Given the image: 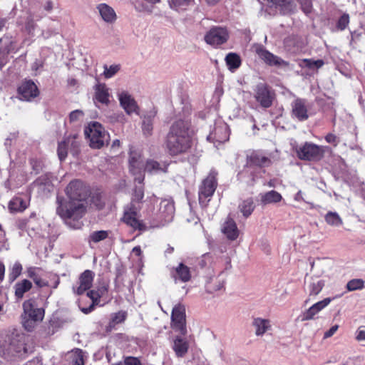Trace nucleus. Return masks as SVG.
Segmentation results:
<instances>
[{
	"mask_svg": "<svg viewBox=\"0 0 365 365\" xmlns=\"http://www.w3.org/2000/svg\"><path fill=\"white\" fill-rule=\"evenodd\" d=\"M67 198H57V214L64 220H78L86 210L89 188L79 180L71 181L66 187Z\"/></svg>",
	"mask_w": 365,
	"mask_h": 365,
	"instance_id": "1",
	"label": "nucleus"
},
{
	"mask_svg": "<svg viewBox=\"0 0 365 365\" xmlns=\"http://www.w3.org/2000/svg\"><path fill=\"white\" fill-rule=\"evenodd\" d=\"M192 144L190 122L187 120H175L167 135L165 145L168 153L171 155L185 153Z\"/></svg>",
	"mask_w": 365,
	"mask_h": 365,
	"instance_id": "2",
	"label": "nucleus"
},
{
	"mask_svg": "<svg viewBox=\"0 0 365 365\" xmlns=\"http://www.w3.org/2000/svg\"><path fill=\"white\" fill-rule=\"evenodd\" d=\"M129 165L130 171L135 175V180L139 183H142L144 180L143 171L151 175L165 173L169 166V163L166 161L158 162L153 159H148L144 163L141 153L135 150L130 152Z\"/></svg>",
	"mask_w": 365,
	"mask_h": 365,
	"instance_id": "3",
	"label": "nucleus"
},
{
	"mask_svg": "<svg viewBox=\"0 0 365 365\" xmlns=\"http://www.w3.org/2000/svg\"><path fill=\"white\" fill-rule=\"evenodd\" d=\"M23 326L26 330L31 331L34 328L36 322L43 320L44 317V309L37 308L36 302L33 299L26 300L23 303Z\"/></svg>",
	"mask_w": 365,
	"mask_h": 365,
	"instance_id": "4",
	"label": "nucleus"
},
{
	"mask_svg": "<svg viewBox=\"0 0 365 365\" xmlns=\"http://www.w3.org/2000/svg\"><path fill=\"white\" fill-rule=\"evenodd\" d=\"M85 135L89 139V145L92 148L100 149L107 143L108 135L98 122L88 125L84 130Z\"/></svg>",
	"mask_w": 365,
	"mask_h": 365,
	"instance_id": "5",
	"label": "nucleus"
},
{
	"mask_svg": "<svg viewBox=\"0 0 365 365\" xmlns=\"http://www.w3.org/2000/svg\"><path fill=\"white\" fill-rule=\"evenodd\" d=\"M325 148L312 143L306 142L300 146L297 154L299 159L309 161H319L324 158Z\"/></svg>",
	"mask_w": 365,
	"mask_h": 365,
	"instance_id": "6",
	"label": "nucleus"
},
{
	"mask_svg": "<svg viewBox=\"0 0 365 365\" xmlns=\"http://www.w3.org/2000/svg\"><path fill=\"white\" fill-rule=\"evenodd\" d=\"M139 206L129 205L124 210L123 221L135 230L145 231L148 227L140 220L138 210Z\"/></svg>",
	"mask_w": 365,
	"mask_h": 365,
	"instance_id": "7",
	"label": "nucleus"
},
{
	"mask_svg": "<svg viewBox=\"0 0 365 365\" xmlns=\"http://www.w3.org/2000/svg\"><path fill=\"white\" fill-rule=\"evenodd\" d=\"M216 173L210 172L208 176L202 181L199 190V201L200 204L206 205L210 198L214 193L216 187Z\"/></svg>",
	"mask_w": 365,
	"mask_h": 365,
	"instance_id": "8",
	"label": "nucleus"
},
{
	"mask_svg": "<svg viewBox=\"0 0 365 365\" xmlns=\"http://www.w3.org/2000/svg\"><path fill=\"white\" fill-rule=\"evenodd\" d=\"M43 17V14L42 12L37 11L34 6H30L28 10V16L25 19L24 22L20 23L22 25L21 31L29 36H34V31L37 27L34 18H36V21H38Z\"/></svg>",
	"mask_w": 365,
	"mask_h": 365,
	"instance_id": "9",
	"label": "nucleus"
},
{
	"mask_svg": "<svg viewBox=\"0 0 365 365\" xmlns=\"http://www.w3.org/2000/svg\"><path fill=\"white\" fill-rule=\"evenodd\" d=\"M172 328L185 335L187 333L185 326V308L182 304L174 307L172 311Z\"/></svg>",
	"mask_w": 365,
	"mask_h": 365,
	"instance_id": "10",
	"label": "nucleus"
},
{
	"mask_svg": "<svg viewBox=\"0 0 365 365\" xmlns=\"http://www.w3.org/2000/svg\"><path fill=\"white\" fill-rule=\"evenodd\" d=\"M229 38V34L226 29L222 27H213L205 36L207 43L217 46L225 43Z\"/></svg>",
	"mask_w": 365,
	"mask_h": 365,
	"instance_id": "11",
	"label": "nucleus"
},
{
	"mask_svg": "<svg viewBox=\"0 0 365 365\" xmlns=\"http://www.w3.org/2000/svg\"><path fill=\"white\" fill-rule=\"evenodd\" d=\"M274 98V93L264 83H259L255 90V98L264 108H269L272 105Z\"/></svg>",
	"mask_w": 365,
	"mask_h": 365,
	"instance_id": "12",
	"label": "nucleus"
},
{
	"mask_svg": "<svg viewBox=\"0 0 365 365\" xmlns=\"http://www.w3.org/2000/svg\"><path fill=\"white\" fill-rule=\"evenodd\" d=\"M120 106L128 115L138 113V106L134 98L125 91H119L117 93Z\"/></svg>",
	"mask_w": 365,
	"mask_h": 365,
	"instance_id": "13",
	"label": "nucleus"
},
{
	"mask_svg": "<svg viewBox=\"0 0 365 365\" xmlns=\"http://www.w3.org/2000/svg\"><path fill=\"white\" fill-rule=\"evenodd\" d=\"M93 101L96 105L101 103L108 106L110 102L111 94L110 89L105 83H98L93 88Z\"/></svg>",
	"mask_w": 365,
	"mask_h": 365,
	"instance_id": "14",
	"label": "nucleus"
},
{
	"mask_svg": "<svg viewBox=\"0 0 365 365\" xmlns=\"http://www.w3.org/2000/svg\"><path fill=\"white\" fill-rule=\"evenodd\" d=\"M230 131L226 123H220L217 124L212 131L207 136V140L220 143H225L229 140Z\"/></svg>",
	"mask_w": 365,
	"mask_h": 365,
	"instance_id": "15",
	"label": "nucleus"
},
{
	"mask_svg": "<svg viewBox=\"0 0 365 365\" xmlns=\"http://www.w3.org/2000/svg\"><path fill=\"white\" fill-rule=\"evenodd\" d=\"M331 302V298H325L323 300L314 304L308 309L302 313L301 320L304 322L314 319L316 315L327 307Z\"/></svg>",
	"mask_w": 365,
	"mask_h": 365,
	"instance_id": "16",
	"label": "nucleus"
},
{
	"mask_svg": "<svg viewBox=\"0 0 365 365\" xmlns=\"http://www.w3.org/2000/svg\"><path fill=\"white\" fill-rule=\"evenodd\" d=\"M93 277L94 273L92 271H84L79 277L78 285L73 287L74 293L81 295L89 289L92 286Z\"/></svg>",
	"mask_w": 365,
	"mask_h": 365,
	"instance_id": "17",
	"label": "nucleus"
},
{
	"mask_svg": "<svg viewBox=\"0 0 365 365\" xmlns=\"http://www.w3.org/2000/svg\"><path fill=\"white\" fill-rule=\"evenodd\" d=\"M247 164L259 167H267L271 165L270 157L259 150H253L247 155Z\"/></svg>",
	"mask_w": 365,
	"mask_h": 365,
	"instance_id": "18",
	"label": "nucleus"
},
{
	"mask_svg": "<svg viewBox=\"0 0 365 365\" xmlns=\"http://www.w3.org/2000/svg\"><path fill=\"white\" fill-rule=\"evenodd\" d=\"M292 114L300 121L308 119V108L306 101L302 98H297L292 103Z\"/></svg>",
	"mask_w": 365,
	"mask_h": 365,
	"instance_id": "19",
	"label": "nucleus"
},
{
	"mask_svg": "<svg viewBox=\"0 0 365 365\" xmlns=\"http://www.w3.org/2000/svg\"><path fill=\"white\" fill-rule=\"evenodd\" d=\"M19 98L24 101H31L38 96V88L32 81L23 83L18 89Z\"/></svg>",
	"mask_w": 365,
	"mask_h": 365,
	"instance_id": "20",
	"label": "nucleus"
},
{
	"mask_svg": "<svg viewBox=\"0 0 365 365\" xmlns=\"http://www.w3.org/2000/svg\"><path fill=\"white\" fill-rule=\"evenodd\" d=\"M175 206L173 202L168 200H163L160 204L159 218L163 222H170L174 216Z\"/></svg>",
	"mask_w": 365,
	"mask_h": 365,
	"instance_id": "21",
	"label": "nucleus"
},
{
	"mask_svg": "<svg viewBox=\"0 0 365 365\" xmlns=\"http://www.w3.org/2000/svg\"><path fill=\"white\" fill-rule=\"evenodd\" d=\"M102 20L109 24H113L117 20V14L113 7L106 3L99 4L96 6Z\"/></svg>",
	"mask_w": 365,
	"mask_h": 365,
	"instance_id": "22",
	"label": "nucleus"
},
{
	"mask_svg": "<svg viewBox=\"0 0 365 365\" xmlns=\"http://www.w3.org/2000/svg\"><path fill=\"white\" fill-rule=\"evenodd\" d=\"M225 277H223V272L221 271L217 276L210 277L205 284V288L207 292L215 293L221 291L225 287Z\"/></svg>",
	"mask_w": 365,
	"mask_h": 365,
	"instance_id": "23",
	"label": "nucleus"
},
{
	"mask_svg": "<svg viewBox=\"0 0 365 365\" xmlns=\"http://www.w3.org/2000/svg\"><path fill=\"white\" fill-rule=\"evenodd\" d=\"M259 58L269 66H286L288 63L269 51L260 48L257 51Z\"/></svg>",
	"mask_w": 365,
	"mask_h": 365,
	"instance_id": "24",
	"label": "nucleus"
},
{
	"mask_svg": "<svg viewBox=\"0 0 365 365\" xmlns=\"http://www.w3.org/2000/svg\"><path fill=\"white\" fill-rule=\"evenodd\" d=\"M222 232L230 240H235L239 235L240 230L237 228V224L232 218L227 217L222 226Z\"/></svg>",
	"mask_w": 365,
	"mask_h": 365,
	"instance_id": "25",
	"label": "nucleus"
},
{
	"mask_svg": "<svg viewBox=\"0 0 365 365\" xmlns=\"http://www.w3.org/2000/svg\"><path fill=\"white\" fill-rule=\"evenodd\" d=\"M255 334L257 336H262L268 331L272 329L271 321L268 319L256 317L252 321Z\"/></svg>",
	"mask_w": 365,
	"mask_h": 365,
	"instance_id": "26",
	"label": "nucleus"
},
{
	"mask_svg": "<svg viewBox=\"0 0 365 365\" xmlns=\"http://www.w3.org/2000/svg\"><path fill=\"white\" fill-rule=\"evenodd\" d=\"M173 277L175 281H180L182 282H187L191 279L190 269L183 263H180L172 273Z\"/></svg>",
	"mask_w": 365,
	"mask_h": 365,
	"instance_id": "27",
	"label": "nucleus"
},
{
	"mask_svg": "<svg viewBox=\"0 0 365 365\" xmlns=\"http://www.w3.org/2000/svg\"><path fill=\"white\" fill-rule=\"evenodd\" d=\"M189 343L185 338L177 336L173 344V349L178 357H183L187 352Z\"/></svg>",
	"mask_w": 365,
	"mask_h": 365,
	"instance_id": "28",
	"label": "nucleus"
},
{
	"mask_svg": "<svg viewBox=\"0 0 365 365\" xmlns=\"http://www.w3.org/2000/svg\"><path fill=\"white\" fill-rule=\"evenodd\" d=\"M259 196L260 202L264 205L277 203L282 200V195L275 190H270L264 193H261Z\"/></svg>",
	"mask_w": 365,
	"mask_h": 365,
	"instance_id": "29",
	"label": "nucleus"
},
{
	"mask_svg": "<svg viewBox=\"0 0 365 365\" xmlns=\"http://www.w3.org/2000/svg\"><path fill=\"white\" fill-rule=\"evenodd\" d=\"M9 210L11 213L21 212L26 209L28 202L21 197H14L9 203Z\"/></svg>",
	"mask_w": 365,
	"mask_h": 365,
	"instance_id": "30",
	"label": "nucleus"
},
{
	"mask_svg": "<svg viewBox=\"0 0 365 365\" xmlns=\"http://www.w3.org/2000/svg\"><path fill=\"white\" fill-rule=\"evenodd\" d=\"M32 287V283L28 279H23L17 282L15 286V296L17 299H22L24 294Z\"/></svg>",
	"mask_w": 365,
	"mask_h": 365,
	"instance_id": "31",
	"label": "nucleus"
},
{
	"mask_svg": "<svg viewBox=\"0 0 365 365\" xmlns=\"http://www.w3.org/2000/svg\"><path fill=\"white\" fill-rule=\"evenodd\" d=\"M226 64L231 71H235L241 65V58L239 55L235 53H230L225 57Z\"/></svg>",
	"mask_w": 365,
	"mask_h": 365,
	"instance_id": "32",
	"label": "nucleus"
},
{
	"mask_svg": "<svg viewBox=\"0 0 365 365\" xmlns=\"http://www.w3.org/2000/svg\"><path fill=\"white\" fill-rule=\"evenodd\" d=\"M284 47L288 51L297 52L301 48L299 39L295 36H289L284 39Z\"/></svg>",
	"mask_w": 365,
	"mask_h": 365,
	"instance_id": "33",
	"label": "nucleus"
},
{
	"mask_svg": "<svg viewBox=\"0 0 365 365\" xmlns=\"http://www.w3.org/2000/svg\"><path fill=\"white\" fill-rule=\"evenodd\" d=\"M87 296L92 300V304L87 308L81 309V311L84 314H88L93 310L95 304L98 303L99 299L101 297V294H100L98 291L91 290L87 293Z\"/></svg>",
	"mask_w": 365,
	"mask_h": 365,
	"instance_id": "34",
	"label": "nucleus"
},
{
	"mask_svg": "<svg viewBox=\"0 0 365 365\" xmlns=\"http://www.w3.org/2000/svg\"><path fill=\"white\" fill-rule=\"evenodd\" d=\"M324 219L326 222L331 226L339 227L343 224L342 219L336 212H328Z\"/></svg>",
	"mask_w": 365,
	"mask_h": 365,
	"instance_id": "35",
	"label": "nucleus"
},
{
	"mask_svg": "<svg viewBox=\"0 0 365 365\" xmlns=\"http://www.w3.org/2000/svg\"><path fill=\"white\" fill-rule=\"evenodd\" d=\"M193 0H169L168 4L172 9L175 11L185 10Z\"/></svg>",
	"mask_w": 365,
	"mask_h": 365,
	"instance_id": "36",
	"label": "nucleus"
},
{
	"mask_svg": "<svg viewBox=\"0 0 365 365\" xmlns=\"http://www.w3.org/2000/svg\"><path fill=\"white\" fill-rule=\"evenodd\" d=\"M240 211L242 212L245 217L250 216L254 210L253 200L252 199H247L242 202L240 206Z\"/></svg>",
	"mask_w": 365,
	"mask_h": 365,
	"instance_id": "37",
	"label": "nucleus"
},
{
	"mask_svg": "<svg viewBox=\"0 0 365 365\" xmlns=\"http://www.w3.org/2000/svg\"><path fill=\"white\" fill-rule=\"evenodd\" d=\"M108 236V232L106 230H100V231H95L93 232L88 238V242L91 243L94 242L97 243L105 239H106Z\"/></svg>",
	"mask_w": 365,
	"mask_h": 365,
	"instance_id": "38",
	"label": "nucleus"
},
{
	"mask_svg": "<svg viewBox=\"0 0 365 365\" xmlns=\"http://www.w3.org/2000/svg\"><path fill=\"white\" fill-rule=\"evenodd\" d=\"M66 142L68 145V148L73 154H76L78 152V148L80 146L79 141L78 140V135H73L72 136H69L65 139Z\"/></svg>",
	"mask_w": 365,
	"mask_h": 365,
	"instance_id": "39",
	"label": "nucleus"
},
{
	"mask_svg": "<svg viewBox=\"0 0 365 365\" xmlns=\"http://www.w3.org/2000/svg\"><path fill=\"white\" fill-rule=\"evenodd\" d=\"M324 283L322 280H316L312 282L309 285V294L310 296L317 295L323 289Z\"/></svg>",
	"mask_w": 365,
	"mask_h": 365,
	"instance_id": "40",
	"label": "nucleus"
},
{
	"mask_svg": "<svg viewBox=\"0 0 365 365\" xmlns=\"http://www.w3.org/2000/svg\"><path fill=\"white\" fill-rule=\"evenodd\" d=\"M22 265L20 262H16L9 269V279L11 282H14L22 272Z\"/></svg>",
	"mask_w": 365,
	"mask_h": 365,
	"instance_id": "41",
	"label": "nucleus"
},
{
	"mask_svg": "<svg viewBox=\"0 0 365 365\" xmlns=\"http://www.w3.org/2000/svg\"><path fill=\"white\" fill-rule=\"evenodd\" d=\"M30 6H33L36 8V10L38 12H42L43 16L45 15L44 11H51L53 9V3L51 1H44L42 2H38V4H31Z\"/></svg>",
	"mask_w": 365,
	"mask_h": 365,
	"instance_id": "42",
	"label": "nucleus"
},
{
	"mask_svg": "<svg viewBox=\"0 0 365 365\" xmlns=\"http://www.w3.org/2000/svg\"><path fill=\"white\" fill-rule=\"evenodd\" d=\"M103 68V76L108 79L114 76L120 71V66L118 64H113L110 66L105 65Z\"/></svg>",
	"mask_w": 365,
	"mask_h": 365,
	"instance_id": "43",
	"label": "nucleus"
},
{
	"mask_svg": "<svg viewBox=\"0 0 365 365\" xmlns=\"http://www.w3.org/2000/svg\"><path fill=\"white\" fill-rule=\"evenodd\" d=\"M71 357L72 365H84L83 354L81 350L73 351Z\"/></svg>",
	"mask_w": 365,
	"mask_h": 365,
	"instance_id": "44",
	"label": "nucleus"
},
{
	"mask_svg": "<svg viewBox=\"0 0 365 365\" xmlns=\"http://www.w3.org/2000/svg\"><path fill=\"white\" fill-rule=\"evenodd\" d=\"M364 286V282L361 279H354L350 280L347 284L346 288L349 291H354L361 289Z\"/></svg>",
	"mask_w": 365,
	"mask_h": 365,
	"instance_id": "45",
	"label": "nucleus"
},
{
	"mask_svg": "<svg viewBox=\"0 0 365 365\" xmlns=\"http://www.w3.org/2000/svg\"><path fill=\"white\" fill-rule=\"evenodd\" d=\"M68 145L64 140L58 143L57 153L61 161L64 160L67 156Z\"/></svg>",
	"mask_w": 365,
	"mask_h": 365,
	"instance_id": "46",
	"label": "nucleus"
},
{
	"mask_svg": "<svg viewBox=\"0 0 365 365\" xmlns=\"http://www.w3.org/2000/svg\"><path fill=\"white\" fill-rule=\"evenodd\" d=\"M127 317V312L125 311H120L111 315L110 324L115 325L123 322Z\"/></svg>",
	"mask_w": 365,
	"mask_h": 365,
	"instance_id": "47",
	"label": "nucleus"
},
{
	"mask_svg": "<svg viewBox=\"0 0 365 365\" xmlns=\"http://www.w3.org/2000/svg\"><path fill=\"white\" fill-rule=\"evenodd\" d=\"M43 271L38 267H29L27 269L28 276L33 279L34 282L42 277Z\"/></svg>",
	"mask_w": 365,
	"mask_h": 365,
	"instance_id": "48",
	"label": "nucleus"
},
{
	"mask_svg": "<svg viewBox=\"0 0 365 365\" xmlns=\"http://www.w3.org/2000/svg\"><path fill=\"white\" fill-rule=\"evenodd\" d=\"M144 197V192L142 188L135 189L130 205L139 206V202Z\"/></svg>",
	"mask_w": 365,
	"mask_h": 365,
	"instance_id": "49",
	"label": "nucleus"
},
{
	"mask_svg": "<svg viewBox=\"0 0 365 365\" xmlns=\"http://www.w3.org/2000/svg\"><path fill=\"white\" fill-rule=\"evenodd\" d=\"M143 131L146 135H150L153 130V120L151 117H144L142 125Z\"/></svg>",
	"mask_w": 365,
	"mask_h": 365,
	"instance_id": "50",
	"label": "nucleus"
},
{
	"mask_svg": "<svg viewBox=\"0 0 365 365\" xmlns=\"http://www.w3.org/2000/svg\"><path fill=\"white\" fill-rule=\"evenodd\" d=\"M349 23V16L348 14L342 15L338 22L337 27L340 30H344Z\"/></svg>",
	"mask_w": 365,
	"mask_h": 365,
	"instance_id": "51",
	"label": "nucleus"
},
{
	"mask_svg": "<svg viewBox=\"0 0 365 365\" xmlns=\"http://www.w3.org/2000/svg\"><path fill=\"white\" fill-rule=\"evenodd\" d=\"M83 117V113L81 110H76L70 113L69 119L71 122H78L82 120Z\"/></svg>",
	"mask_w": 365,
	"mask_h": 365,
	"instance_id": "52",
	"label": "nucleus"
},
{
	"mask_svg": "<svg viewBox=\"0 0 365 365\" xmlns=\"http://www.w3.org/2000/svg\"><path fill=\"white\" fill-rule=\"evenodd\" d=\"M125 365H141L140 361L137 357L127 356L124 359Z\"/></svg>",
	"mask_w": 365,
	"mask_h": 365,
	"instance_id": "53",
	"label": "nucleus"
},
{
	"mask_svg": "<svg viewBox=\"0 0 365 365\" xmlns=\"http://www.w3.org/2000/svg\"><path fill=\"white\" fill-rule=\"evenodd\" d=\"M339 325L336 324L332 326L329 330L324 332V339H328L331 337L338 330Z\"/></svg>",
	"mask_w": 365,
	"mask_h": 365,
	"instance_id": "54",
	"label": "nucleus"
},
{
	"mask_svg": "<svg viewBox=\"0 0 365 365\" xmlns=\"http://www.w3.org/2000/svg\"><path fill=\"white\" fill-rule=\"evenodd\" d=\"M325 140L328 143H331L334 145H336L338 140L337 138L333 133H329L325 136Z\"/></svg>",
	"mask_w": 365,
	"mask_h": 365,
	"instance_id": "55",
	"label": "nucleus"
},
{
	"mask_svg": "<svg viewBox=\"0 0 365 365\" xmlns=\"http://www.w3.org/2000/svg\"><path fill=\"white\" fill-rule=\"evenodd\" d=\"M301 67H307L309 68H314L313 60L312 59H303L299 63Z\"/></svg>",
	"mask_w": 365,
	"mask_h": 365,
	"instance_id": "56",
	"label": "nucleus"
},
{
	"mask_svg": "<svg viewBox=\"0 0 365 365\" xmlns=\"http://www.w3.org/2000/svg\"><path fill=\"white\" fill-rule=\"evenodd\" d=\"M272 4L279 6H285L287 4L289 3L290 0H267Z\"/></svg>",
	"mask_w": 365,
	"mask_h": 365,
	"instance_id": "57",
	"label": "nucleus"
},
{
	"mask_svg": "<svg viewBox=\"0 0 365 365\" xmlns=\"http://www.w3.org/2000/svg\"><path fill=\"white\" fill-rule=\"evenodd\" d=\"M302 7L304 11L308 14L312 10V4L310 1H305L304 3H302Z\"/></svg>",
	"mask_w": 365,
	"mask_h": 365,
	"instance_id": "58",
	"label": "nucleus"
},
{
	"mask_svg": "<svg viewBox=\"0 0 365 365\" xmlns=\"http://www.w3.org/2000/svg\"><path fill=\"white\" fill-rule=\"evenodd\" d=\"M34 283L39 287H43L48 285V282L42 279V277H40L37 280L34 282Z\"/></svg>",
	"mask_w": 365,
	"mask_h": 365,
	"instance_id": "59",
	"label": "nucleus"
},
{
	"mask_svg": "<svg viewBox=\"0 0 365 365\" xmlns=\"http://www.w3.org/2000/svg\"><path fill=\"white\" fill-rule=\"evenodd\" d=\"M34 283L39 287H43L48 285V282L42 279V277H40L37 280L34 282Z\"/></svg>",
	"mask_w": 365,
	"mask_h": 365,
	"instance_id": "60",
	"label": "nucleus"
},
{
	"mask_svg": "<svg viewBox=\"0 0 365 365\" xmlns=\"http://www.w3.org/2000/svg\"><path fill=\"white\" fill-rule=\"evenodd\" d=\"M356 339L358 341L365 340V331L359 329L357 331Z\"/></svg>",
	"mask_w": 365,
	"mask_h": 365,
	"instance_id": "61",
	"label": "nucleus"
},
{
	"mask_svg": "<svg viewBox=\"0 0 365 365\" xmlns=\"http://www.w3.org/2000/svg\"><path fill=\"white\" fill-rule=\"evenodd\" d=\"M294 199L295 201H297V202L304 201L302 192L301 190L297 192V193L294 195Z\"/></svg>",
	"mask_w": 365,
	"mask_h": 365,
	"instance_id": "62",
	"label": "nucleus"
},
{
	"mask_svg": "<svg viewBox=\"0 0 365 365\" xmlns=\"http://www.w3.org/2000/svg\"><path fill=\"white\" fill-rule=\"evenodd\" d=\"M313 63L314 68H319L324 64V62L323 60H313Z\"/></svg>",
	"mask_w": 365,
	"mask_h": 365,
	"instance_id": "63",
	"label": "nucleus"
},
{
	"mask_svg": "<svg viewBox=\"0 0 365 365\" xmlns=\"http://www.w3.org/2000/svg\"><path fill=\"white\" fill-rule=\"evenodd\" d=\"M132 252L133 254H135V255H137L138 257H140L142 255V251H141L140 247H139V246H136V247H133Z\"/></svg>",
	"mask_w": 365,
	"mask_h": 365,
	"instance_id": "64",
	"label": "nucleus"
}]
</instances>
